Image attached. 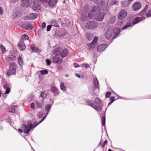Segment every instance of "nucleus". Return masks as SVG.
Masks as SVG:
<instances>
[{
    "label": "nucleus",
    "instance_id": "obj_1",
    "mask_svg": "<svg viewBox=\"0 0 151 151\" xmlns=\"http://www.w3.org/2000/svg\"><path fill=\"white\" fill-rule=\"evenodd\" d=\"M88 15L90 18L100 21L103 19L105 14L104 13L101 12L99 7L96 6L93 7Z\"/></svg>",
    "mask_w": 151,
    "mask_h": 151
},
{
    "label": "nucleus",
    "instance_id": "obj_2",
    "mask_svg": "<svg viewBox=\"0 0 151 151\" xmlns=\"http://www.w3.org/2000/svg\"><path fill=\"white\" fill-rule=\"evenodd\" d=\"M120 32V29L118 27H109L106 31L105 37L107 39H109L112 37L113 39L117 37Z\"/></svg>",
    "mask_w": 151,
    "mask_h": 151
},
{
    "label": "nucleus",
    "instance_id": "obj_3",
    "mask_svg": "<svg viewBox=\"0 0 151 151\" xmlns=\"http://www.w3.org/2000/svg\"><path fill=\"white\" fill-rule=\"evenodd\" d=\"M87 104L92 107L96 110L100 111L101 109V106L102 104V101L98 98L95 99V101L93 102L90 100H87L86 101Z\"/></svg>",
    "mask_w": 151,
    "mask_h": 151
},
{
    "label": "nucleus",
    "instance_id": "obj_4",
    "mask_svg": "<svg viewBox=\"0 0 151 151\" xmlns=\"http://www.w3.org/2000/svg\"><path fill=\"white\" fill-rule=\"evenodd\" d=\"M47 115L45 116L39 123L35 122L33 124H29L27 125L23 124L22 126V129L24 130V132L26 134L29 133L32 129L35 128L39 124L41 123L46 118L47 116Z\"/></svg>",
    "mask_w": 151,
    "mask_h": 151
},
{
    "label": "nucleus",
    "instance_id": "obj_5",
    "mask_svg": "<svg viewBox=\"0 0 151 151\" xmlns=\"http://www.w3.org/2000/svg\"><path fill=\"white\" fill-rule=\"evenodd\" d=\"M142 20V19L140 17H137L135 18L132 21V24L130 22H128L126 25L124 26L122 28V30H123L125 29H130L132 28V26L139 22Z\"/></svg>",
    "mask_w": 151,
    "mask_h": 151
},
{
    "label": "nucleus",
    "instance_id": "obj_6",
    "mask_svg": "<svg viewBox=\"0 0 151 151\" xmlns=\"http://www.w3.org/2000/svg\"><path fill=\"white\" fill-rule=\"evenodd\" d=\"M98 22L95 21H92L88 22L86 24V27L87 29L93 30L97 27Z\"/></svg>",
    "mask_w": 151,
    "mask_h": 151
},
{
    "label": "nucleus",
    "instance_id": "obj_7",
    "mask_svg": "<svg viewBox=\"0 0 151 151\" xmlns=\"http://www.w3.org/2000/svg\"><path fill=\"white\" fill-rule=\"evenodd\" d=\"M145 13L146 16L147 17H151V10L148 9V6L146 5L144 9L140 13V15L142 17L144 16V14Z\"/></svg>",
    "mask_w": 151,
    "mask_h": 151
},
{
    "label": "nucleus",
    "instance_id": "obj_8",
    "mask_svg": "<svg viewBox=\"0 0 151 151\" xmlns=\"http://www.w3.org/2000/svg\"><path fill=\"white\" fill-rule=\"evenodd\" d=\"M35 102L38 108H42L44 106L45 102L44 99L43 98L40 99V97H39V99L36 100Z\"/></svg>",
    "mask_w": 151,
    "mask_h": 151
},
{
    "label": "nucleus",
    "instance_id": "obj_9",
    "mask_svg": "<svg viewBox=\"0 0 151 151\" xmlns=\"http://www.w3.org/2000/svg\"><path fill=\"white\" fill-rule=\"evenodd\" d=\"M127 15V12L125 10H122L119 13L118 18L119 20H122L124 19Z\"/></svg>",
    "mask_w": 151,
    "mask_h": 151
},
{
    "label": "nucleus",
    "instance_id": "obj_10",
    "mask_svg": "<svg viewBox=\"0 0 151 151\" xmlns=\"http://www.w3.org/2000/svg\"><path fill=\"white\" fill-rule=\"evenodd\" d=\"M39 1V0H35L34 1V4L33 5L32 9L35 11H37L40 9V6L38 3Z\"/></svg>",
    "mask_w": 151,
    "mask_h": 151
},
{
    "label": "nucleus",
    "instance_id": "obj_11",
    "mask_svg": "<svg viewBox=\"0 0 151 151\" xmlns=\"http://www.w3.org/2000/svg\"><path fill=\"white\" fill-rule=\"evenodd\" d=\"M142 7V4L139 2H137L134 3L132 5V8L134 11L139 10Z\"/></svg>",
    "mask_w": 151,
    "mask_h": 151
},
{
    "label": "nucleus",
    "instance_id": "obj_12",
    "mask_svg": "<svg viewBox=\"0 0 151 151\" xmlns=\"http://www.w3.org/2000/svg\"><path fill=\"white\" fill-rule=\"evenodd\" d=\"M32 3L31 0H22L21 2V5L24 7H26L30 6Z\"/></svg>",
    "mask_w": 151,
    "mask_h": 151
},
{
    "label": "nucleus",
    "instance_id": "obj_13",
    "mask_svg": "<svg viewBox=\"0 0 151 151\" xmlns=\"http://www.w3.org/2000/svg\"><path fill=\"white\" fill-rule=\"evenodd\" d=\"M24 28L27 30H32L34 28L33 25L30 23L26 22L23 24Z\"/></svg>",
    "mask_w": 151,
    "mask_h": 151
},
{
    "label": "nucleus",
    "instance_id": "obj_14",
    "mask_svg": "<svg viewBox=\"0 0 151 151\" xmlns=\"http://www.w3.org/2000/svg\"><path fill=\"white\" fill-rule=\"evenodd\" d=\"M24 42L22 40H20L18 42V46L19 48L21 51L24 50L26 48V45Z\"/></svg>",
    "mask_w": 151,
    "mask_h": 151
},
{
    "label": "nucleus",
    "instance_id": "obj_15",
    "mask_svg": "<svg viewBox=\"0 0 151 151\" xmlns=\"http://www.w3.org/2000/svg\"><path fill=\"white\" fill-rule=\"evenodd\" d=\"M10 85L8 83H6L3 85V87L4 89L6 90L5 94H8L10 92L9 87Z\"/></svg>",
    "mask_w": 151,
    "mask_h": 151
},
{
    "label": "nucleus",
    "instance_id": "obj_16",
    "mask_svg": "<svg viewBox=\"0 0 151 151\" xmlns=\"http://www.w3.org/2000/svg\"><path fill=\"white\" fill-rule=\"evenodd\" d=\"M107 47L106 44L99 45L97 47V50L99 52H101L104 51Z\"/></svg>",
    "mask_w": 151,
    "mask_h": 151
},
{
    "label": "nucleus",
    "instance_id": "obj_17",
    "mask_svg": "<svg viewBox=\"0 0 151 151\" xmlns=\"http://www.w3.org/2000/svg\"><path fill=\"white\" fill-rule=\"evenodd\" d=\"M52 60L54 63L60 64L63 61V59L61 58L56 56L52 57Z\"/></svg>",
    "mask_w": 151,
    "mask_h": 151
},
{
    "label": "nucleus",
    "instance_id": "obj_18",
    "mask_svg": "<svg viewBox=\"0 0 151 151\" xmlns=\"http://www.w3.org/2000/svg\"><path fill=\"white\" fill-rule=\"evenodd\" d=\"M51 92L53 93L55 96L59 94V91L58 89L55 86H52L51 89Z\"/></svg>",
    "mask_w": 151,
    "mask_h": 151
},
{
    "label": "nucleus",
    "instance_id": "obj_19",
    "mask_svg": "<svg viewBox=\"0 0 151 151\" xmlns=\"http://www.w3.org/2000/svg\"><path fill=\"white\" fill-rule=\"evenodd\" d=\"M68 53V50L67 49H65L60 54L62 57L64 58L66 56Z\"/></svg>",
    "mask_w": 151,
    "mask_h": 151
},
{
    "label": "nucleus",
    "instance_id": "obj_20",
    "mask_svg": "<svg viewBox=\"0 0 151 151\" xmlns=\"http://www.w3.org/2000/svg\"><path fill=\"white\" fill-rule=\"evenodd\" d=\"M16 70L13 68H9L7 72V75L8 76H10L12 75H14L16 73Z\"/></svg>",
    "mask_w": 151,
    "mask_h": 151
},
{
    "label": "nucleus",
    "instance_id": "obj_21",
    "mask_svg": "<svg viewBox=\"0 0 151 151\" xmlns=\"http://www.w3.org/2000/svg\"><path fill=\"white\" fill-rule=\"evenodd\" d=\"M61 50V48L60 47H58L55 48L53 51V54L54 55H57L60 54V52Z\"/></svg>",
    "mask_w": 151,
    "mask_h": 151
},
{
    "label": "nucleus",
    "instance_id": "obj_22",
    "mask_svg": "<svg viewBox=\"0 0 151 151\" xmlns=\"http://www.w3.org/2000/svg\"><path fill=\"white\" fill-rule=\"evenodd\" d=\"M38 16V15L36 13L31 14L29 16L27 17V19L30 20H32L36 19Z\"/></svg>",
    "mask_w": 151,
    "mask_h": 151
},
{
    "label": "nucleus",
    "instance_id": "obj_23",
    "mask_svg": "<svg viewBox=\"0 0 151 151\" xmlns=\"http://www.w3.org/2000/svg\"><path fill=\"white\" fill-rule=\"evenodd\" d=\"M18 110V107L17 106H12L9 109V111L10 112L14 113L15 112Z\"/></svg>",
    "mask_w": 151,
    "mask_h": 151
},
{
    "label": "nucleus",
    "instance_id": "obj_24",
    "mask_svg": "<svg viewBox=\"0 0 151 151\" xmlns=\"http://www.w3.org/2000/svg\"><path fill=\"white\" fill-rule=\"evenodd\" d=\"M52 105L50 104H47L46 105L45 108V111L46 112L47 115L50 111V109L51 108Z\"/></svg>",
    "mask_w": 151,
    "mask_h": 151
},
{
    "label": "nucleus",
    "instance_id": "obj_25",
    "mask_svg": "<svg viewBox=\"0 0 151 151\" xmlns=\"http://www.w3.org/2000/svg\"><path fill=\"white\" fill-rule=\"evenodd\" d=\"M30 49L33 51H35L36 52H39L40 51V50L38 48L35 47L34 45H31L30 46Z\"/></svg>",
    "mask_w": 151,
    "mask_h": 151
},
{
    "label": "nucleus",
    "instance_id": "obj_26",
    "mask_svg": "<svg viewBox=\"0 0 151 151\" xmlns=\"http://www.w3.org/2000/svg\"><path fill=\"white\" fill-rule=\"evenodd\" d=\"M15 58V57L14 56L12 55L9 58H7L6 59V60L4 61V62L6 64H7L9 63V62L7 61H8L9 60H14Z\"/></svg>",
    "mask_w": 151,
    "mask_h": 151
},
{
    "label": "nucleus",
    "instance_id": "obj_27",
    "mask_svg": "<svg viewBox=\"0 0 151 151\" xmlns=\"http://www.w3.org/2000/svg\"><path fill=\"white\" fill-rule=\"evenodd\" d=\"M95 3L99 6H103L105 5V2L102 0H96L95 1Z\"/></svg>",
    "mask_w": 151,
    "mask_h": 151
},
{
    "label": "nucleus",
    "instance_id": "obj_28",
    "mask_svg": "<svg viewBox=\"0 0 151 151\" xmlns=\"http://www.w3.org/2000/svg\"><path fill=\"white\" fill-rule=\"evenodd\" d=\"M57 3V0H50L48 2L49 6H54Z\"/></svg>",
    "mask_w": 151,
    "mask_h": 151
},
{
    "label": "nucleus",
    "instance_id": "obj_29",
    "mask_svg": "<svg viewBox=\"0 0 151 151\" xmlns=\"http://www.w3.org/2000/svg\"><path fill=\"white\" fill-rule=\"evenodd\" d=\"M93 83L94 86L96 88L99 87V82L96 78H94L93 79Z\"/></svg>",
    "mask_w": 151,
    "mask_h": 151
},
{
    "label": "nucleus",
    "instance_id": "obj_30",
    "mask_svg": "<svg viewBox=\"0 0 151 151\" xmlns=\"http://www.w3.org/2000/svg\"><path fill=\"white\" fill-rule=\"evenodd\" d=\"M88 49L89 50H92L96 47V45L92 43L88 45Z\"/></svg>",
    "mask_w": 151,
    "mask_h": 151
},
{
    "label": "nucleus",
    "instance_id": "obj_31",
    "mask_svg": "<svg viewBox=\"0 0 151 151\" xmlns=\"http://www.w3.org/2000/svg\"><path fill=\"white\" fill-rule=\"evenodd\" d=\"M86 37L88 40L90 41L93 37V35L92 34L89 33L86 34Z\"/></svg>",
    "mask_w": 151,
    "mask_h": 151
},
{
    "label": "nucleus",
    "instance_id": "obj_32",
    "mask_svg": "<svg viewBox=\"0 0 151 151\" xmlns=\"http://www.w3.org/2000/svg\"><path fill=\"white\" fill-rule=\"evenodd\" d=\"M105 114H102V118L101 119L102 122V124L103 126H105Z\"/></svg>",
    "mask_w": 151,
    "mask_h": 151
},
{
    "label": "nucleus",
    "instance_id": "obj_33",
    "mask_svg": "<svg viewBox=\"0 0 151 151\" xmlns=\"http://www.w3.org/2000/svg\"><path fill=\"white\" fill-rule=\"evenodd\" d=\"M29 37L26 35H24L22 36V38L20 40L23 41L24 42H25L26 40H28Z\"/></svg>",
    "mask_w": 151,
    "mask_h": 151
},
{
    "label": "nucleus",
    "instance_id": "obj_34",
    "mask_svg": "<svg viewBox=\"0 0 151 151\" xmlns=\"http://www.w3.org/2000/svg\"><path fill=\"white\" fill-rule=\"evenodd\" d=\"M10 67L9 68H13L14 69H15V70H16L17 66L16 64L15 63L12 62L11 63H10Z\"/></svg>",
    "mask_w": 151,
    "mask_h": 151
},
{
    "label": "nucleus",
    "instance_id": "obj_35",
    "mask_svg": "<svg viewBox=\"0 0 151 151\" xmlns=\"http://www.w3.org/2000/svg\"><path fill=\"white\" fill-rule=\"evenodd\" d=\"M116 21V18L114 17H112L110 18V19L108 21V23L109 24H113Z\"/></svg>",
    "mask_w": 151,
    "mask_h": 151
},
{
    "label": "nucleus",
    "instance_id": "obj_36",
    "mask_svg": "<svg viewBox=\"0 0 151 151\" xmlns=\"http://www.w3.org/2000/svg\"><path fill=\"white\" fill-rule=\"evenodd\" d=\"M51 25L52 26L55 27H58V24L57 21H56L55 20H53L51 22Z\"/></svg>",
    "mask_w": 151,
    "mask_h": 151
},
{
    "label": "nucleus",
    "instance_id": "obj_37",
    "mask_svg": "<svg viewBox=\"0 0 151 151\" xmlns=\"http://www.w3.org/2000/svg\"><path fill=\"white\" fill-rule=\"evenodd\" d=\"M60 88L63 91H65L66 90V87L64 83H62L60 84Z\"/></svg>",
    "mask_w": 151,
    "mask_h": 151
},
{
    "label": "nucleus",
    "instance_id": "obj_38",
    "mask_svg": "<svg viewBox=\"0 0 151 151\" xmlns=\"http://www.w3.org/2000/svg\"><path fill=\"white\" fill-rule=\"evenodd\" d=\"M18 63L19 65L21 66L23 64V60L22 58L19 56L18 58Z\"/></svg>",
    "mask_w": 151,
    "mask_h": 151
},
{
    "label": "nucleus",
    "instance_id": "obj_39",
    "mask_svg": "<svg viewBox=\"0 0 151 151\" xmlns=\"http://www.w3.org/2000/svg\"><path fill=\"white\" fill-rule=\"evenodd\" d=\"M40 72L41 74L45 75L47 74L48 73V71L47 70H40Z\"/></svg>",
    "mask_w": 151,
    "mask_h": 151
},
{
    "label": "nucleus",
    "instance_id": "obj_40",
    "mask_svg": "<svg viewBox=\"0 0 151 151\" xmlns=\"http://www.w3.org/2000/svg\"><path fill=\"white\" fill-rule=\"evenodd\" d=\"M98 38L97 37L95 36L94 37V39L93 40L92 42H91L93 44H94L96 45V44L97 43L98 40Z\"/></svg>",
    "mask_w": 151,
    "mask_h": 151
},
{
    "label": "nucleus",
    "instance_id": "obj_41",
    "mask_svg": "<svg viewBox=\"0 0 151 151\" xmlns=\"http://www.w3.org/2000/svg\"><path fill=\"white\" fill-rule=\"evenodd\" d=\"M0 48L3 53H4V52L6 51L5 47L2 45H0Z\"/></svg>",
    "mask_w": 151,
    "mask_h": 151
},
{
    "label": "nucleus",
    "instance_id": "obj_42",
    "mask_svg": "<svg viewBox=\"0 0 151 151\" xmlns=\"http://www.w3.org/2000/svg\"><path fill=\"white\" fill-rule=\"evenodd\" d=\"M81 66L84 67L86 68H90L89 65L86 63H82L81 64Z\"/></svg>",
    "mask_w": 151,
    "mask_h": 151
},
{
    "label": "nucleus",
    "instance_id": "obj_43",
    "mask_svg": "<svg viewBox=\"0 0 151 151\" xmlns=\"http://www.w3.org/2000/svg\"><path fill=\"white\" fill-rule=\"evenodd\" d=\"M13 16L14 18H18L20 17V14L18 13H15L13 14Z\"/></svg>",
    "mask_w": 151,
    "mask_h": 151
},
{
    "label": "nucleus",
    "instance_id": "obj_44",
    "mask_svg": "<svg viewBox=\"0 0 151 151\" xmlns=\"http://www.w3.org/2000/svg\"><path fill=\"white\" fill-rule=\"evenodd\" d=\"M43 115V112L42 111L39 112L38 114V116L39 118H41L42 117Z\"/></svg>",
    "mask_w": 151,
    "mask_h": 151
},
{
    "label": "nucleus",
    "instance_id": "obj_45",
    "mask_svg": "<svg viewBox=\"0 0 151 151\" xmlns=\"http://www.w3.org/2000/svg\"><path fill=\"white\" fill-rule=\"evenodd\" d=\"M45 61L47 66H50L51 65V62L49 59H47Z\"/></svg>",
    "mask_w": 151,
    "mask_h": 151
},
{
    "label": "nucleus",
    "instance_id": "obj_46",
    "mask_svg": "<svg viewBox=\"0 0 151 151\" xmlns=\"http://www.w3.org/2000/svg\"><path fill=\"white\" fill-rule=\"evenodd\" d=\"M117 3V1L116 0H112L110 3V4L111 5H113L116 4Z\"/></svg>",
    "mask_w": 151,
    "mask_h": 151
},
{
    "label": "nucleus",
    "instance_id": "obj_47",
    "mask_svg": "<svg viewBox=\"0 0 151 151\" xmlns=\"http://www.w3.org/2000/svg\"><path fill=\"white\" fill-rule=\"evenodd\" d=\"M30 108L34 110L35 109V104H34V103H32L30 104Z\"/></svg>",
    "mask_w": 151,
    "mask_h": 151
},
{
    "label": "nucleus",
    "instance_id": "obj_48",
    "mask_svg": "<svg viewBox=\"0 0 151 151\" xmlns=\"http://www.w3.org/2000/svg\"><path fill=\"white\" fill-rule=\"evenodd\" d=\"M111 94V93L110 92H108L106 93V98H109Z\"/></svg>",
    "mask_w": 151,
    "mask_h": 151
},
{
    "label": "nucleus",
    "instance_id": "obj_49",
    "mask_svg": "<svg viewBox=\"0 0 151 151\" xmlns=\"http://www.w3.org/2000/svg\"><path fill=\"white\" fill-rule=\"evenodd\" d=\"M52 25H49L47 26V31H49L50 30L51 28Z\"/></svg>",
    "mask_w": 151,
    "mask_h": 151
},
{
    "label": "nucleus",
    "instance_id": "obj_50",
    "mask_svg": "<svg viewBox=\"0 0 151 151\" xmlns=\"http://www.w3.org/2000/svg\"><path fill=\"white\" fill-rule=\"evenodd\" d=\"M126 2L125 1H123L121 2V4L122 7H124L126 6Z\"/></svg>",
    "mask_w": 151,
    "mask_h": 151
},
{
    "label": "nucleus",
    "instance_id": "obj_51",
    "mask_svg": "<svg viewBox=\"0 0 151 151\" xmlns=\"http://www.w3.org/2000/svg\"><path fill=\"white\" fill-rule=\"evenodd\" d=\"M42 27L43 29L45 28L46 27V24L45 22H43L42 23Z\"/></svg>",
    "mask_w": 151,
    "mask_h": 151
},
{
    "label": "nucleus",
    "instance_id": "obj_52",
    "mask_svg": "<svg viewBox=\"0 0 151 151\" xmlns=\"http://www.w3.org/2000/svg\"><path fill=\"white\" fill-rule=\"evenodd\" d=\"M44 94V93L43 92H42L41 93L40 96V99H42V98H43V96Z\"/></svg>",
    "mask_w": 151,
    "mask_h": 151
},
{
    "label": "nucleus",
    "instance_id": "obj_53",
    "mask_svg": "<svg viewBox=\"0 0 151 151\" xmlns=\"http://www.w3.org/2000/svg\"><path fill=\"white\" fill-rule=\"evenodd\" d=\"M74 66L75 67V68H77L80 67V66L78 64L75 63H74Z\"/></svg>",
    "mask_w": 151,
    "mask_h": 151
},
{
    "label": "nucleus",
    "instance_id": "obj_54",
    "mask_svg": "<svg viewBox=\"0 0 151 151\" xmlns=\"http://www.w3.org/2000/svg\"><path fill=\"white\" fill-rule=\"evenodd\" d=\"M3 11L2 8L0 7V14H3Z\"/></svg>",
    "mask_w": 151,
    "mask_h": 151
},
{
    "label": "nucleus",
    "instance_id": "obj_55",
    "mask_svg": "<svg viewBox=\"0 0 151 151\" xmlns=\"http://www.w3.org/2000/svg\"><path fill=\"white\" fill-rule=\"evenodd\" d=\"M75 75L76 77H77L78 78H80L81 77L77 73H75Z\"/></svg>",
    "mask_w": 151,
    "mask_h": 151
},
{
    "label": "nucleus",
    "instance_id": "obj_56",
    "mask_svg": "<svg viewBox=\"0 0 151 151\" xmlns=\"http://www.w3.org/2000/svg\"><path fill=\"white\" fill-rule=\"evenodd\" d=\"M114 97H111L110 99L111 100V101H112V100H114Z\"/></svg>",
    "mask_w": 151,
    "mask_h": 151
},
{
    "label": "nucleus",
    "instance_id": "obj_57",
    "mask_svg": "<svg viewBox=\"0 0 151 151\" xmlns=\"http://www.w3.org/2000/svg\"><path fill=\"white\" fill-rule=\"evenodd\" d=\"M18 130L19 132H20L21 133L22 132V130L20 129H18Z\"/></svg>",
    "mask_w": 151,
    "mask_h": 151
},
{
    "label": "nucleus",
    "instance_id": "obj_58",
    "mask_svg": "<svg viewBox=\"0 0 151 151\" xmlns=\"http://www.w3.org/2000/svg\"><path fill=\"white\" fill-rule=\"evenodd\" d=\"M107 141L106 140H105L104 141V144H105V145L107 143Z\"/></svg>",
    "mask_w": 151,
    "mask_h": 151
},
{
    "label": "nucleus",
    "instance_id": "obj_59",
    "mask_svg": "<svg viewBox=\"0 0 151 151\" xmlns=\"http://www.w3.org/2000/svg\"><path fill=\"white\" fill-rule=\"evenodd\" d=\"M113 102H114V100H112V101H111V102L109 103L108 106L110 105Z\"/></svg>",
    "mask_w": 151,
    "mask_h": 151
},
{
    "label": "nucleus",
    "instance_id": "obj_60",
    "mask_svg": "<svg viewBox=\"0 0 151 151\" xmlns=\"http://www.w3.org/2000/svg\"><path fill=\"white\" fill-rule=\"evenodd\" d=\"M65 76L67 77H68L69 76V75L68 74H65Z\"/></svg>",
    "mask_w": 151,
    "mask_h": 151
},
{
    "label": "nucleus",
    "instance_id": "obj_61",
    "mask_svg": "<svg viewBox=\"0 0 151 151\" xmlns=\"http://www.w3.org/2000/svg\"><path fill=\"white\" fill-rule=\"evenodd\" d=\"M105 144H104L103 143V144L102 145V147H104V146H105Z\"/></svg>",
    "mask_w": 151,
    "mask_h": 151
},
{
    "label": "nucleus",
    "instance_id": "obj_62",
    "mask_svg": "<svg viewBox=\"0 0 151 151\" xmlns=\"http://www.w3.org/2000/svg\"><path fill=\"white\" fill-rule=\"evenodd\" d=\"M42 0L43 1H45V2H47V0Z\"/></svg>",
    "mask_w": 151,
    "mask_h": 151
},
{
    "label": "nucleus",
    "instance_id": "obj_63",
    "mask_svg": "<svg viewBox=\"0 0 151 151\" xmlns=\"http://www.w3.org/2000/svg\"><path fill=\"white\" fill-rule=\"evenodd\" d=\"M112 150L111 149H109V150H108V151H112Z\"/></svg>",
    "mask_w": 151,
    "mask_h": 151
},
{
    "label": "nucleus",
    "instance_id": "obj_64",
    "mask_svg": "<svg viewBox=\"0 0 151 151\" xmlns=\"http://www.w3.org/2000/svg\"><path fill=\"white\" fill-rule=\"evenodd\" d=\"M133 0H128L129 1H132Z\"/></svg>",
    "mask_w": 151,
    "mask_h": 151
}]
</instances>
